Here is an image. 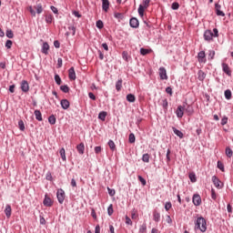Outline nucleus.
Masks as SVG:
<instances>
[{
    "label": "nucleus",
    "instance_id": "2",
    "mask_svg": "<svg viewBox=\"0 0 233 233\" xmlns=\"http://www.w3.org/2000/svg\"><path fill=\"white\" fill-rule=\"evenodd\" d=\"M196 230H199L201 232H207V220L203 217H199L197 218L195 223Z\"/></svg>",
    "mask_w": 233,
    "mask_h": 233
},
{
    "label": "nucleus",
    "instance_id": "53",
    "mask_svg": "<svg viewBox=\"0 0 233 233\" xmlns=\"http://www.w3.org/2000/svg\"><path fill=\"white\" fill-rule=\"evenodd\" d=\"M122 57H123V59H124V61L128 62V52L123 51V53H122Z\"/></svg>",
    "mask_w": 233,
    "mask_h": 233
},
{
    "label": "nucleus",
    "instance_id": "13",
    "mask_svg": "<svg viewBox=\"0 0 233 233\" xmlns=\"http://www.w3.org/2000/svg\"><path fill=\"white\" fill-rule=\"evenodd\" d=\"M43 204L45 207H52V205H54V202L52 201V198H50V197H48V195H46Z\"/></svg>",
    "mask_w": 233,
    "mask_h": 233
},
{
    "label": "nucleus",
    "instance_id": "20",
    "mask_svg": "<svg viewBox=\"0 0 233 233\" xmlns=\"http://www.w3.org/2000/svg\"><path fill=\"white\" fill-rule=\"evenodd\" d=\"M184 112H186L187 116H192L194 114V106L187 105V107L184 108Z\"/></svg>",
    "mask_w": 233,
    "mask_h": 233
},
{
    "label": "nucleus",
    "instance_id": "46",
    "mask_svg": "<svg viewBox=\"0 0 233 233\" xmlns=\"http://www.w3.org/2000/svg\"><path fill=\"white\" fill-rule=\"evenodd\" d=\"M214 56H216V51L210 50L209 53H208V59L209 61H212V59H214Z\"/></svg>",
    "mask_w": 233,
    "mask_h": 233
},
{
    "label": "nucleus",
    "instance_id": "5",
    "mask_svg": "<svg viewBox=\"0 0 233 233\" xmlns=\"http://www.w3.org/2000/svg\"><path fill=\"white\" fill-rule=\"evenodd\" d=\"M159 77L162 81L168 79V76L167 75V69L165 67H159Z\"/></svg>",
    "mask_w": 233,
    "mask_h": 233
},
{
    "label": "nucleus",
    "instance_id": "34",
    "mask_svg": "<svg viewBox=\"0 0 233 233\" xmlns=\"http://www.w3.org/2000/svg\"><path fill=\"white\" fill-rule=\"evenodd\" d=\"M53 20H54V16L52 15H46V23H47V25H52Z\"/></svg>",
    "mask_w": 233,
    "mask_h": 233
},
{
    "label": "nucleus",
    "instance_id": "44",
    "mask_svg": "<svg viewBox=\"0 0 233 233\" xmlns=\"http://www.w3.org/2000/svg\"><path fill=\"white\" fill-rule=\"evenodd\" d=\"M128 142L131 143V144L136 143V135H134V133H131L129 135Z\"/></svg>",
    "mask_w": 233,
    "mask_h": 233
},
{
    "label": "nucleus",
    "instance_id": "25",
    "mask_svg": "<svg viewBox=\"0 0 233 233\" xmlns=\"http://www.w3.org/2000/svg\"><path fill=\"white\" fill-rule=\"evenodd\" d=\"M174 134H176V136H177V137H179L180 139H183L184 136L183 132H181L179 129L176 128V127H172Z\"/></svg>",
    "mask_w": 233,
    "mask_h": 233
},
{
    "label": "nucleus",
    "instance_id": "12",
    "mask_svg": "<svg viewBox=\"0 0 233 233\" xmlns=\"http://www.w3.org/2000/svg\"><path fill=\"white\" fill-rule=\"evenodd\" d=\"M193 204L195 207H199V205H201V196L198 194L193 195Z\"/></svg>",
    "mask_w": 233,
    "mask_h": 233
},
{
    "label": "nucleus",
    "instance_id": "43",
    "mask_svg": "<svg viewBox=\"0 0 233 233\" xmlns=\"http://www.w3.org/2000/svg\"><path fill=\"white\" fill-rule=\"evenodd\" d=\"M107 214L108 216H112L114 214V205L110 204L107 208Z\"/></svg>",
    "mask_w": 233,
    "mask_h": 233
},
{
    "label": "nucleus",
    "instance_id": "29",
    "mask_svg": "<svg viewBox=\"0 0 233 233\" xmlns=\"http://www.w3.org/2000/svg\"><path fill=\"white\" fill-rule=\"evenodd\" d=\"M127 101H128V103H134L136 101V96L128 94L127 96Z\"/></svg>",
    "mask_w": 233,
    "mask_h": 233
},
{
    "label": "nucleus",
    "instance_id": "58",
    "mask_svg": "<svg viewBox=\"0 0 233 233\" xmlns=\"http://www.w3.org/2000/svg\"><path fill=\"white\" fill-rule=\"evenodd\" d=\"M211 198L214 199V201H216V199L218 198V197L216 196V190L214 188L211 189Z\"/></svg>",
    "mask_w": 233,
    "mask_h": 233
},
{
    "label": "nucleus",
    "instance_id": "41",
    "mask_svg": "<svg viewBox=\"0 0 233 233\" xmlns=\"http://www.w3.org/2000/svg\"><path fill=\"white\" fill-rule=\"evenodd\" d=\"M56 116L51 115V116L48 117V123H49L50 125H55V124H56Z\"/></svg>",
    "mask_w": 233,
    "mask_h": 233
},
{
    "label": "nucleus",
    "instance_id": "16",
    "mask_svg": "<svg viewBox=\"0 0 233 233\" xmlns=\"http://www.w3.org/2000/svg\"><path fill=\"white\" fill-rule=\"evenodd\" d=\"M68 77L70 81H76V70L74 69V67L69 68Z\"/></svg>",
    "mask_w": 233,
    "mask_h": 233
},
{
    "label": "nucleus",
    "instance_id": "62",
    "mask_svg": "<svg viewBox=\"0 0 233 233\" xmlns=\"http://www.w3.org/2000/svg\"><path fill=\"white\" fill-rule=\"evenodd\" d=\"M126 225L132 226V219H130L128 216H126Z\"/></svg>",
    "mask_w": 233,
    "mask_h": 233
},
{
    "label": "nucleus",
    "instance_id": "17",
    "mask_svg": "<svg viewBox=\"0 0 233 233\" xmlns=\"http://www.w3.org/2000/svg\"><path fill=\"white\" fill-rule=\"evenodd\" d=\"M102 1V10L104 12H108V8H110V2L108 0H101Z\"/></svg>",
    "mask_w": 233,
    "mask_h": 233
},
{
    "label": "nucleus",
    "instance_id": "64",
    "mask_svg": "<svg viewBox=\"0 0 233 233\" xmlns=\"http://www.w3.org/2000/svg\"><path fill=\"white\" fill-rule=\"evenodd\" d=\"M68 30L72 31V35H76V26H74V25L69 26Z\"/></svg>",
    "mask_w": 233,
    "mask_h": 233
},
{
    "label": "nucleus",
    "instance_id": "14",
    "mask_svg": "<svg viewBox=\"0 0 233 233\" xmlns=\"http://www.w3.org/2000/svg\"><path fill=\"white\" fill-rule=\"evenodd\" d=\"M60 105L63 110H68V108H70V101H68V99H62Z\"/></svg>",
    "mask_w": 233,
    "mask_h": 233
},
{
    "label": "nucleus",
    "instance_id": "50",
    "mask_svg": "<svg viewBox=\"0 0 233 233\" xmlns=\"http://www.w3.org/2000/svg\"><path fill=\"white\" fill-rule=\"evenodd\" d=\"M172 208V202L168 201V202H166L165 204V209L167 210V212H168V210Z\"/></svg>",
    "mask_w": 233,
    "mask_h": 233
},
{
    "label": "nucleus",
    "instance_id": "31",
    "mask_svg": "<svg viewBox=\"0 0 233 233\" xmlns=\"http://www.w3.org/2000/svg\"><path fill=\"white\" fill-rule=\"evenodd\" d=\"M5 35L8 37V39H14V31H12V29H7Z\"/></svg>",
    "mask_w": 233,
    "mask_h": 233
},
{
    "label": "nucleus",
    "instance_id": "45",
    "mask_svg": "<svg viewBox=\"0 0 233 233\" xmlns=\"http://www.w3.org/2000/svg\"><path fill=\"white\" fill-rule=\"evenodd\" d=\"M189 179L191 183H196L198 181V178L196 177V174L194 173L189 174Z\"/></svg>",
    "mask_w": 233,
    "mask_h": 233
},
{
    "label": "nucleus",
    "instance_id": "36",
    "mask_svg": "<svg viewBox=\"0 0 233 233\" xmlns=\"http://www.w3.org/2000/svg\"><path fill=\"white\" fill-rule=\"evenodd\" d=\"M226 156L227 157H231L233 156V151L232 148H230V147H226Z\"/></svg>",
    "mask_w": 233,
    "mask_h": 233
},
{
    "label": "nucleus",
    "instance_id": "47",
    "mask_svg": "<svg viewBox=\"0 0 233 233\" xmlns=\"http://www.w3.org/2000/svg\"><path fill=\"white\" fill-rule=\"evenodd\" d=\"M46 179L47 181H54V177H52V173L50 171H48L46 175Z\"/></svg>",
    "mask_w": 233,
    "mask_h": 233
},
{
    "label": "nucleus",
    "instance_id": "27",
    "mask_svg": "<svg viewBox=\"0 0 233 233\" xmlns=\"http://www.w3.org/2000/svg\"><path fill=\"white\" fill-rule=\"evenodd\" d=\"M106 111H101L99 114H98V119H100V121H105L106 119Z\"/></svg>",
    "mask_w": 233,
    "mask_h": 233
},
{
    "label": "nucleus",
    "instance_id": "28",
    "mask_svg": "<svg viewBox=\"0 0 233 233\" xmlns=\"http://www.w3.org/2000/svg\"><path fill=\"white\" fill-rule=\"evenodd\" d=\"M121 88H123V79H119L116 83V89L117 90V92H119V90H121Z\"/></svg>",
    "mask_w": 233,
    "mask_h": 233
},
{
    "label": "nucleus",
    "instance_id": "54",
    "mask_svg": "<svg viewBox=\"0 0 233 233\" xmlns=\"http://www.w3.org/2000/svg\"><path fill=\"white\" fill-rule=\"evenodd\" d=\"M138 181H140V183L143 185V187H145L147 185V180L141 176H138Z\"/></svg>",
    "mask_w": 233,
    "mask_h": 233
},
{
    "label": "nucleus",
    "instance_id": "18",
    "mask_svg": "<svg viewBox=\"0 0 233 233\" xmlns=\"http://www.w3.org/2000/svg\"><path fill=\"white\" fill-rule=\"evenodd\" d=\"M153 219L156 223H159L161 220V214L157 210L153 211Z\"/></svg>",
    "mask_w": 233,
    "mask_h": 233
},
{
    "label": "nucleus",
    "instance_id": "1",
    "mask_svg": "<svg viewBox=\"0 0 233 233\" xmlns=\"http://www.w3.org/2000/svg\"><path fill=\"white\" fill-rule=\"evenodd\" d=\"M214 37H219V30H218V28H214L213 32L210 29H207L204 32V39L205 41H208V43L214 41Z\"/></svg>",
    "mask_w": 233,
    "mask_h": 233
},
{
    "label": "nucleus",
    "instance_id": "22",
    "mask_svg": "<svg viewBox=\"0 0 233 233\" xmlns=\"http://www.w3.org/2000/svg\"><path fill=\"white\" fill-rule=\"evenodd\" d=\"M76 150L81 155L85 154V144L84 143H80L79 145H77L76 146Z\"/></svg>",
    "mask_w": 233,
    "mask_h": 233
},
{
    "label": "nucleus",
    "instance_id": "39",
    "mask_svg": "<svg viewBox=\"0 0 233 233\" xmlns=\"http://www.w3.org/2000/svg\"><path fill=\"white\" fill-rule=\"evenodd\" d=\"M217 167L219 170H221V172L225 171V165L223 164V162L218 160L217 163Z\"/></svg>",
    "mask_w": 233,
    "mask_h": 233
},
{
    "label": "nucleus",
    "instance_id": "11",
    "mask_svg": "<svg viewBox=\"0 0 233 233\" xmlns=\"http://www.w3.org/2000/svg\"><path fill=\"white\" fill-rule=\"evenodd\" d=\"M212 181L213 184L215 185L216 188H223V185H221V180H219V178H218V177L213 176L212 177Z\"/></svg>",
    "mask_w": 233,
    "mask_h": 233
},
{
    "label": "nucleus",
    "instance_id": "6",
    "mask_svg": "<svg viewBox=\"0 0 233 233\" xmlns=\"http://www.w3.org/2000/svg\"><path fill=\"white\" fill-rule=\"evenodd\" d=\"M129 25L131 28H139V20L137 17L130 18Z\"/></svg>",
    "mask_w": 233,
    "mask_h": 233
},
{
    "label": "nucleus",
    "instance_id": "32",
    "mask_svg": "<svg viewBox=\"0 0 233 233\" xmlns=\"http://www.w3.org/2000/svg\"><path fill=\"white\" fill-rule=\"evenodd\" d=\"M142 161H144V163H149L150 162V155H148V153H146L142 156Z\"/></svg>",
    "mask_w": 233,
    "mask_h": 233
},
{
    "label": "nucleus",
    "instance_id": "10",
    "mask_svg": "<svg viewBox=\"0 0 233 233\" xmlns=\"http://www.w3.org/2000/svg\"><path fill=\"white\" fill-rule=\"evenodd\" d=\"M207 55L205 54V51H200L198 54V63H207Z\"/></svg>",
    "mask_w": 233,
    "mask_h": 233
},
{
    "label": "nucleus",
    "instance_id": "4",
    "mask_svg": "<svg viewBox=\"0 0 233 233\" xmlns=\"http://www.w3.org/2000/svg\"><path fill=\"white\" fill-rule=\"evenodd\" d=\"M56 198L58 200V203H60V205H63V203L65 202V190H63V188H59L56 192Z\"/></svg>",
    "mask_w": 233,
    "mask_h": 233
},
{
    "label": "nucleus",
    "instance_id": "51",
    "mask_svg": "<svg viewBox=\"0 0 233 233\" xmlns=\"http://www.w3.org/2000/svg\"><path fill=\"white\" fill-rule=\"evenodd\" d=\"M55 81H56V85H61V83H62L61 76H59V75H55Z\"/></svg>",
    "mask_w": 233,
    "mask_h": 233
},
{
    "label": "nucleus",
    "instance_id": "55",
    "mask_svg": "<svg viewBox=\"0 0 233 233\" xmlns=\"http://www.w3.org/2000/svg\"><path fill=\"white\" fill-rule=\"evenodd\" d=\"M107 191H108L109 196H111V197L116 196V189L107 187Z\"/></svg>",
    "mask_w": 233,
    "mask_h": 233
},
{
    "label": "nucleus",
    "instance_id": "7",
    "mask_svg": "<svg viewBox=\"0 0 233 233\" xmlns=\"http://www.w3.org/2000/svg\"><path fill=\"white\" fill-rule=\"evenodd\" d=\"M20 88L22 92L26 93L30 90V86L28 85V81L26 80H22Z\"/></svg>",
    "mask_w": 233,
    "mask_h": 233
},
{
    "label": "nucleus",
    "instance_id": "60",
    "mask_svg": "<svg viewBox=\"0 0 233 233\" xmlns=\"http://www.w3.org/2000/svg\"><path fill=\"white\" fill-rule=\"evenodd\" d=\"M28 10H29L31 15H33V17H35V10H34V7L29 6Z\"/></svg>",
    "mask_w": 233,
    "mask_h": 233
},
{
    "label": "nucleus",
    "instance_id": "57",
    "mask_svg": "<svg viewBox=\"0 0 233 233\" xmlns=\"http://www.w3.org/2000/svg\"><path fill=\"white\" fill-rule=\"evenodd\" d=\"M139 232H147V224H143L140 226Z\"/></svg>",
    "mask_w": 233,
    "mask_h": 233
},
{
    "label": "nucleus",
    "instance_id": "38",
    "mask_svg": "<svg viewBox=\"0 0 233 233\" xmlns=\"http://www.w3.org/2000/svg\"><path fill=\"white\" fill-rule=\"evenodd\" d=\"M107 145H108L110 150H112V152H114V150H116V143H114L113 140H109L107 142Z\"/></svg>",
    "mask_w": 233,
    "mask_h": 233
},
{
    "label": "nucleus",
    "instance_id": "61",
    "mask_svg": "<svg viewBox=\"0 0 233 233\" xmlns=\"http://www.w3.org/2000/svg\"><path fill=\"white\" fill-rule=\"evenodd\" d=\"M63 66V58L57 59V68H61Z\"/></svg>",
    "mask_w": 233,
    "mask_h": 233
},
{
    "label": "nucleus",
    "instance_id": "15",
    "mask_svg": "<svg viewBox=\"0 0 233 233\" xmlns=\"http://www.w3.org/2000/svg\"><path fill=\"white\" fill-rule=\"evenodd\" d=\"M215 10H216L217 15L225 17V13L221 11V5L219 4H215Z\"/></svg>",
    "mask_w": 233,
    "mask_h": 233
},
{
    "label": "nucleus",
    "instance_id": "48",
    "mask_svg": "<svg viewBox=\"0 0 233 233\" xmlns=\"http://www.w3.org/2000/svg\"><path fill=\"white\" fill-rule=\"evenodd\" d=\"M162 106H163L164 110H168V100L164 99L162 101Z\"/></svg>",
    "mask_w": 233,
    "mask_h": 233
},
{
    "label": "nucleus",
    "instance_id": "63",
    "mask_svg": "<svg viewBox=\"0 0 233 233\" xmlns=\"http://www.w3.org/2000/svg\"><path fill=\"white\" fill-rule=\"evenodd\" d=\"M54 46H55V48H60L61 43H59V40H56L54 42Z\"/></svg>",
    "mask_w": 233,
    "mask_h": 233
},
{
    "label": "nucleus",
    "instance_id": "33",
    "mask_svg": "<svg viewBox=\"0 0 233 233\" xmlns=\"http://www.w3.org/2000/svg\"><path fill=\"white\" fill-rule=\"evenodd\" d=\"M35 10H36V14H42L43 13V5L41 4L36 5L34 6Z\"/></svg>",
    "mask_w": 233,
    "mask_h": 233
},
{
    "label": "nucleus",
    "instance_id": "37",
    "mask_svg": "<svg viewBox=\"0 0 233 233\" xmlns=\"http://www.w3.org/2000/svg\"><path fill=\"white\" fill-rule=\"evenodd\" d=\"M59 154H60L61 158L63 159V161H66V151H65L64 147H62L60 149Z\"/></svg>",
    "mask_w": 233,
    "mask_h": 233
},
{
    "label": "nucleus",
    "instance_id": "26",
    "mask_svg": "<svg viewBox=\"0 0 233 233\" xmlns=\"http://www.w3.org/2000/svg\"><path fill=\"white\" fill-rule=\"evenodd\" d=\"M114 17L118 21H123L125 19V14L123 13H115Z\"/></svg>",
    "mask_w": 233,
    "mask_h": 233
},
{
    "label": "nucleus",
    "instance_id": "8",
    "mask_svg": "<svg viewBox=\"0 0 233 233\" xmlns=\"http://www.w3.org/2000/svg\"><path fill=\"white\" fill-rule=\"evenodd\" d=\"M222 70L224 74H227L230 77L232 76V70H230V67L228 66V64L227 63H222Z\"/></svg>",
    "mask_w": 233,
    "mask_h": 233
},
{
    "label": "nucleus",
    "instance_id": "42",
    "mask_svg": "<svg viewBox=\"0 0 233 233\" xmlns=\"http://www.w3.org/2000/svg\"><path fill=\"white\" fill-rule=\"evenodd\" d=\"M18 127H19V130H21V132H25V122L23 120L18 121Z\"/></svg>",
    "mask_w": 233,
    "mask_h": 233
},
{
    "label": "nucleus",
    "instance_id": "52",
    "mask_svg": "<svg viewBox=\"0 0 233 233\" xmlns=\"http://www.w3.org/2000/svg\"><path fill=\"white\" fill-rule=\"evenodd\" d=\"M172 10H178L179 9V3L175 2L171 5Z\"/></svg>",
    "mask_w": 233,
    "mask_h": 233
},
{
    "label": "nucleus",
    "instance_id": "56",
    "mask_svg": "<svg viewBox=\"0 0 233 233\" xmlns=\"http://www.w3.org/2000/svg\"><path fill=\"white\" fill-rule=\"evenodd\" d=\"M227 123H228V117L224 116V117L221 119V125H222V127H225V125H227Z\"/></svg>",
    "mask_w": 233,
    "mask_h": 233
},
{
    "label": "nucleus",
    "instance_id": "23",
    "mask_svg": "<svg viewBox=\"0 0 233 233\" xmlns=\"http://www.w3.org/2000/svg\"><path fill=\"white\" fill-rule=\"evenodd\" d=\"M205 77H207V74L203 72V70H199L198 72V81H205Z\"/></svg>",
    "mask_w": 233,
    "mask_h": 233
},
{
    "label": "nucleus",
    "instance_id": "49",
    "mask_svg": "<svg viewBox=\"0 0 233 233\" xmlns=\"http://www.w3.org/2000/svg\"><path fill=\"white\" fill-rule=\"evenodd\" d=\"M104 26L105 25L103 24V21L101 20L96 21V28H99V30H101Z\"/></svg>",
    "mask_w": 233,
    "mask_h": 233
},
{
    "label": "nucleus",
    "instance_id": "9",
    "mask_svg": "<svg viewBox=\"0 0 233 233\" xmlns=\"http://www.w3.org/2000/svg\"><path fill=\"white\" fill-rule=\"evenodd\" d=\"M177 117L181 118L185 115V106H178L176 111Z\"/></svg>",
    "mask_w": 233,
    "mask_h": 233
},
{
    "label": "nucleus",
    "instance_id": "21",
    "mask_svg": "<svg viewBox=\"0 0 233 233\" xmlns=\"http://www.w3.org/2000/svg\"><path fill=\"white\" fill-rule=\"evenodd\" d=\"M5 214L6 218H10L12 216V206L10 205L5 206Z\"/></svg>",
    "mask_w": 233,
    "mask_h": 233
},
{
    "label": "nucleus",
    "instance_id": "59",
    "mask_svg": "<svg viewBox=\"0 0 233 233\" xmlns=\"http://www.w3.org/2000/svg\"><path fill=\"white\" fill-rule=\"evenodd\" d=\"M14 43L12 42V40H7L6 42H5V46L8 48V49H10V48H12V45H13Z\"/></svg>",
    "mask_w": 233,
    "mask_h": 233
},
{
    "label": "nucleus",
    "instance_id": "35",
    "mask_svg": "<svg viewBox=\"0 0 233 233\" xmlns=\"http://www.w3.org/2000/svg\"><path fill=\"white\" fill-rule=\"evenodd\" d=\"M224 96L227 99H232V91H230V89H227L224 92Z\"/></svg>",
    "mask_w": 233,
    "mask_h": 233
},
{
    "label": "nucleus",
    "instance_id": "30",
    "mask_svg": "<svg viewBox=\"0 0 233 233\" xmlns=\"http://www.w3.org/2000/svg\"><path fill=\"white\" fill-rule=\"evenodd\" d=\"M60 90L64 92V94H68L70 92V87L67 85H64L60 86Z\"/></svg>",
    "mask_w": 233,
    "mask_h": 233
},
{
    "label": "nucleus",
    "instance_id": "19",
    "mask_svg": "<svg viewBox=\"0 0 233 233\" xmlns=\"http://www.w3.org/2000/svg\"><path fill=\"white\" fill-rule=\"evenodd\" d=\"M48 50H50V46L45 42L42 46V54H45V56H48Z\"/></svg>",
    "mask_w": 233,
    "mask_h": 233
},
{
    "label": "nucleus",
    "instance_id": "40",
    "mask_svg": "<svg viewBox=\"0 0 233 233\" xmlns=\"http://www.w3.org/2000/svg\"><path fill=\"white\" fill-rule=\"evenodd\" d=\"M151 50L150 49H147V48H140V54L141 56H147L148 54H150Z\"/></svg>",
    "mask_w": 233,
    "mask_h": 233
},
{
    "label": "nucleus",
    "instance_id": "24",
    "mask_svg": "<svg viewBox=\"0 0 233 233\" xmlns=\"http://www.w3.org/2000/svg\"><path fill=\"white\" fill-rule=\"evenodd\" d=\"M35 116L37 121H43V115L39 109L35 110Z\"/></svg>",
    "mask_w": 233,
    "mask_h": 233
},
{
    "label": "nucleus",
    "instance_id": "3",
    "mask_svg": "<svg viewBox=\"0 0 233 233\" xmlns=\"http://www.w3.org/2000/svg\"><path fill=\"white\" fill-rule=\"evenodd\" d=\"M150 6V0H143L142 5L138 6V15L143 19L145 17V10Z\"/></svg>",
    "mask_w": 233,
    "mask_h": 233
}]
</instances>
